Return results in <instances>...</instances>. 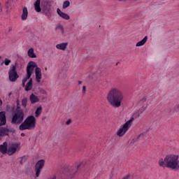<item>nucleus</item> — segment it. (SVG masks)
Masks as SVG:
<instances>
[{
    "label": "nucleus",
    "instance_id": "f257e3e1",
    "mask_svg": "<svg viewBox=\"0 0 179 179\" xmlns=\"http://www.w3.org/2000/svg\"><path fill=\"white\" fill-rule=\"evenodd\" d=\"M106 100L114 108H120L124 100V92L118 87H112L106 95Z\"/></svg>",
    "mask_w": 179,
    "mask_h": 179
},
{
    "label": "nucleus",
    "instance_id": "f03ea898",
    "mask_svg": "<svg viewBox=\"0 0 179 179\" xmlns=\"http://www.w3.org/2000/svg\"><path fill=\"white\" fill-rule=\"evenodd\" d=\"M179 156L178 155L171 154L166 155L164 159L161 158L159 160V166L160 167H166L174 171H179Z\"/></svg>",
    "mask_w": 179,
    "mask_h": 179
},
{
    "label": "nucleus",
    "instance_id": "7ed1b4c3",
    "mask_svg": "<svg viewBox=\"0 0 179 179\" xmlns=\"http://www.w3.org/2000/svg\"><path fill=\"white\" fill-rule=\"evenodd\" d=\"M36 117L34 115L28 116L19 126L20 131H31L36 129Z\"/></svg>",
    "mask_w": 179,
    "mask_h": 179
},
{
    "label": "nucleus",
    "instance_id": "20e7f679",
    "mask_svg": "<svg viewBox=\"0 0 179 179\" xmlns=\"http://www.w3.org/2000/svg\"><path fill=\"white\" fill-rule=\"evenodd\" d=\"M24 120V112L22 110L19 109L15 111V114L13 115L11 123L15 125H19L20 124L23 123Z\"/></svg>",
    "mask_w": 179,
    "mask_h": 179
},
{
    "label": "nucleus",
    "instance_id": "39448f33",
    "mask_svg": "<svg viewBox=\"0 0 179 179\" xmlns=\"http://www.w3.org/2000/svg\"><path fill=\"white\" fill-rule=\"evenodd\" d=\"M134 117H131L129 120L125 122L117 131V135L120 138L124 136L125 134H127L128 129H129L130 127H132V122H134Z\"/></svg>",
    "mask_w": 179,
    "mask_h": 179
},
{
    "label": "nucleus",
    "instance_id": "423d86ee",
    "mask_svg": "<svg viewBox=\"0 0 179 179\" xmlns=\"http://www.w3.org/2000/svg\"><path fill=\"white\" fill-rule=\"evenodd\" d=\"M8 76L10 82H16L19 78L17 71H16V65L12 64L10 66V70L8 71Z\"/></svg>",
    "mask_w": 179,
    "mask_h": 179
},
{
    "label": "nucleus",
    "instance_id": "0eeeda50",
    "mask_svg": "<svg viewBox=\"0 0 179 179\" xmlns=\"http://www.w3.org/2000/svg\"><path fill=\"white\" fill-rule=\"evenodd\" d=\"M41 8L45 15H48L52 13V6L50 1H43L41 2Z\"/></svg>",
    "mask_w": 179,
    "mask_h": 179
},
{
    "label": "nucleus",
    "instance_id": "6e6552de",
    "mask_svg": "<svg viewBox=\"0 0 179 179\" xmlns=\"http://www.w3.org/2000/svg\"><path fill=\"white\" fill-rule=\"evenodd\" d=\"M18 150H20V144L17 143H11L8 146L7 155H8V156H12L15 155L16 152H18Z\"/></svg>",
    "mask_w": 179,
    "mask_h": 179
},
{
    "label": "nucleus",
    "instance_id": "1a4fd4ad",
    "mask_svg": "<svg viewBox=\"0 0 179 179\" xmlns=\"http://www.w3.org/2000/svg\"><path fill=\"white\" fill-rule=\"evenodd\" d=\"M80 167H83V163H80L79 164H73L69 169V176L70 177V178H72V177H73V176H75L76 174V173L78 172V170H79V169H80Z\"/></svg>",
    "mask_w": 179,
    "mask_h": 179
},
{
    "label": "nucleus",
    "instance_id": "9d476101",
    "mask_svg": "<svg viewBox=\"0 0 179 179\" xmlns=\"http://www.w3.org/2000/svg\"><path fill=\"white\" fill-rule=\"evenodd\" d=\"M45 164V160L44 159H40L37 162L35 165L36 177H40V173H41V170H43Z\"/></svg>",
    "mask_w": 179,
    "mask_h": 179
},
{
    "label": "nucleus",
    "instance_id": "9b49d317",
    "mask_svg": "<svg viewBox=\"0 0 179 179\" xmlns=\"http://www.w3.org/2000/svg\"><path fill=\"white\" fill-rule=\"evenodd\" d=\"M137 106L140 108V110L142 111H145L146 108H148V97L144 96L141 99L138 103Z\"/></svg>",
    "mask_w": 179,
    "mask_h": 179
},
{
    "label": "nucleus",
    "instance_id": "f8f14e48",
    "mask_svg": "<svg viewBox=\"0 0 179 179\" xmlns=\"http://www.w3.org/2000/svg\"><path fill=\"white\" fill-rule=\"evenodd\" d=\"M38 68L36 62L31 61L27 64V73H28V76H30L33 74L34 69Z\"/></svg>",
    "mask_w": 179,
    "mask_h": 179
},
{
    "label": "nucleus",
    "instance_id": "ddd939ff",
    "mask_svg": "<svg viewBox=\"0 0 179 179\" xmlns=\"http://www.w3.org/2000/svg\"><path fill=\"white\" fill-rule=\"evenodd\" d=\"M43 78V74L41 73V69L40 67H36L35 69V79L37 83L41 82V78Z\"/></svg>",
    "mask_w": 179,
    "mask_h": 179
},
{
    "label": "nucleus",
    "instance_id": "4468645a",
    "mask_svg": "<svg viewBox=\"0 0 179 179\" xmlns=\"http://www.w3.org/2000/svg\"><path fill=\"white\" fill-rule=\"evenodd\" d=\"M6 124V113L5 111L0 112V127Z\"/></svg>",
    "mask_w": 179,
    "mask_h": 179
},
{
    "label": "nucleus",
    "instance_id": "2eb2a0df",
    "mask_svg": "<svg viewBox=\"0 0 179 179\" xmlns=\"http://www.w3.org/2000/svg\"><path fill=\"white\" fill-rule=\"evenodd\" d=\"M27 16H29V10H27V7H23L22 13L21 15V20L23 21L27 20Z\"/></svg>",
    "mask_w": 179,
    "mask_h": 179
},
{
    "label": "nucleus",
    "instance_id": "dca6fc26",
    "mask_svg": "<svg viewBox=\"0 0 179 179\" xmlns=\"http://www.w3.org/2000/svg\"><path fill=\"white\" fill-rule=\"evenodd\" d=\"M8 143L4 142L3 144L0 145V152L3 155H6V153L8 154Z\"/></svg>",
    "mask_w": 179,
    "mask_h": 179
},
{
    "label": "nucleus",
    "instance_id": "f3484780",
    "mask_svg": "<svg viewBox=\"0 0 179 179\" xmlns=\"http://www.w3.org/2000/svg\"><path fill=\"white\" fill-rule=\"evenodd\" d=\"M57 14L60 16V17H62V19H65V20H69L70 19L69 15L62 12L59 8L57 9Z\"/></svg>",
    "mask_w": 179,
    "mask_h": 179
},
{
    "label": "nucleus",
    "instance_id": "a211bd4d",
    "mask_svg": "<svg viewBox=\"0 0 179 179\" xmlns=\"http://www.w3.org/2000/svg\"><path fill=\"white\" fill-rule=\"evenodd\" d=\"M29 101H31V104H36V103L40 101V99H38V96H36L34 94H31L29 96Z\"/></svg>",
    "mask_w": 179,
    "mask_h": 179
},
{
    "label": "nucleus",
    "instance_id": "6ab92c4d",
    "mask_svg": "<svg viewBox=\"0 0 179 179\" xmlns=\"http://www.w3.org/2000/svg\"><path fill=\"white\" fill-rule=\"evenodd\" d=\"M33 89V78H30L29 82L25 85L24 90L29 92Z\"/></svg>",
    "mask_w": 179,
    "mask_h": 179
},
{
    "label": "nucleus",
    "instance_id": "aec40b11",
    "mask_svg": "<svg viewBox=\"0 0 179 179\" xmlns=\"http://www.w3.org/2000/svg\"><path fill=\"white\" fill-rule=\"evenodd\" d=\"M66 47H68V43H62L56 45V48L57 50H61L62 51H65V50H66Z\"/></svg>",
    "mask_w": 179,
    "mask_h": 179
},
{
    "label": "nucleus",
    "instance_id": "412c9836",
    "mask_svg": "<svg viewBox=\"0 0 179 179\" xmlns=\"http://www.w3.org/2000/svg\"><path fill=\"white\" fill-rule=\"evenodd\" d=\"M41 3V0H36V1L34 3V8L36 12L40 13L41 12V6H40Z\"/></svg>",
    "mask_w": 179,
    "mask_h": 179
},
{
    "label": "nucleus",
    "instance_id": "4be33fe9",
    "mask_svg": "<svg viewBox=\"0 0 179 179\" xmlns=\"http://www.w3.org/2000/svg\"><path fill=\"white\" fill-rule=\"evenodd\" d=\"M27 55L29 58H37V55L34 53V49L33 48L28 50Z\"/></svg>",
    "mask_w": 179,
    "mask_h": 179
},
{
    "label": "nucleus",
    "instance_id": "5701e85b",
    "mask_svg": "<svg viewBox=\"0 0 179 179\" xmlns=\"http://www.w3.org/2000/svg\"><path fill=\"white\" fill-rule=\"evenodd\" d=\"M56 31L61 33L62 35L65 34V29H64V26L62 24H59L56 27Z\"/></svg>",
    "mask_w": 179,
    "mask_h": 179
},
{
    "label": "nucleus",
    "instance_id": "b1692460",
    "mask_svg": "<svg viewBox=\"0 0 179 179\" xmlns=\"http://www.w3.org/2000/svg\"><path fill=\"white\" fill-rule=\"evenodd\" d=\"M146 41H148V36H145L143 40L138 42L136 47H142V45H145V44H146Z\"/></svg>",
    "mask_w": 179,
    "mask_h": 179
},
{
    "label": "nucleus",
    "instance_id": "393cba45",
    "mask_svg": "<svg viewBox=\"0 0 179 179\" xmlns=\"http://www.w3.org/2000/svg\"><path fill=\"white\" fill-rule=\"evenodd\" d=\"M41 113H43V107L39 106L36 108L35 111V117L36 118H38L41 115Z\"/></svg>",
    "mask_w": 179,
    "mask_h": 179
},
{
    "label": "nucleus",
    "instance_id": "a878e982",
    "mask_svg": "<svg viewBox=\"0 0 179 179\" xmlns=\"http://www.w3.org/2000/svg\"><path fill=\"white\" fill-rule=\"evenodd\" d=\"M142 109L139 108L138 110L136 111L134 113V118H139V117L141 116V114H142V113H143V111H142Z\"/></svg>",
    "mask_w": 179,
    "mask_h": 179
},
{
    "label": "nucleus",
    "instance_id": "bb28decb",
    "mask_svg": "<svg viewBox=\"0 0 179 179\" xmlns=\"http://www.w3.org/2000/svg\"><path fill=\"white\" fill-rule=\"evenodd\" d=\"M29 101V99L27 98H23L22 99V106L23 108H26L27 107V102Z\"/></svg>",
    "mask_w": 179,
    "mask_h": 179
},
{
    "label": "nucleus",
    "instance_id": "cd10ccee",
    "mask_svg": "<svg viewBox=\"0 0 179 179\" xmlns=\"http://www.w3.org/2000/svg\"><path fill=\"white\" fill-rule=\"evenodd\" d=\"M30 78H31V75L29 76V73H27L26 77L24 78V79L22 80V86H25L26 82H27V80L30 79Z\"/></svg>",
    "mask_w": 179,
    "mask_h": 179
},
{
    "label": "nucleus",
    "instance_id": "c85d7f7f",
    "mask_svg": "<svg viewBox=\"0 0 179 179\" xmlns=\"http://www.w3.org/2000/svg\"><path fill=\"white\" fill-rule=\"evenodd\" d=\"M145 136H146V134L142 133L140 135H138L136 138L133 139V142H136L138 139H142V138H145Z\"/></svg>",
    "mask_w": 179,
    "mask_h": 179
},
{
    "label": "nucleus",
    "instance_id": "c756f323",
    "mask_svg": "<svg viewBox=\"0 0 179 179\" xmlns=\"http://www.w3.org/2000/svg\"><path fill=\"white\" fill-rule=\"evenodd\" d=\"M69 5H71V3L69 2V1H65L63 3V9H66V8L69 6Z\"/></svg>",
    "mask_w": 179,
    "mask_h": 179
},
{
    "label": "nucleus",
    "instance_id": "7c9ffc66",
    "mask_svg": "<svg viewBox=\"0 0 179 179\" xmlns=\"http://www.w3.org/2000/svg\"><path fill=\"white\" fill-rule=\"evenodd\" d=\"M10 62H12V61H10V59H5L4 62H3V63H1V65H3V64H4L6 65V66H8V65H9V64H10Z\"/></svg>",
    "mask_w": 179,
    "mask_h": 179
},
{
    "label": "nucleus",
    "instance_id": "2f4dec72",
    "mask_svg": "<svg viewBox=\"0 0 179 179\" xmlns=\"http://www.w3.org/2000/svg\"><path fill=\"white\" fill-rule=\"evenodd\" d=\"M13 0H8V1L6 3V6L7 9H9L10 7V5H12Z\"/></svg>",
    "mask_w": 179,
    "mask_h": 179
},
{
    "label": "nucleus",
    "instance_id": "473e14b6",
    "mask_svg": "<svg viewBox=\"0 0 179 179\" xmlns=\"http://www.w3.org/2000/svg\"><path fill=\"white\" fill-rule=\"evenodd\" d=\"M48 179H57V176L53 175V176H50V177L49 178H48Z\"/></svg>",
    "mask_w": 179,
    "mask_h": 179
},
{
    "label": "nucleus",
    "instance_id": "72a5a7b5",
    "mask_svg": "<svg viewBox=\"0 0 179 179\" xmlns=\"http://www.w3.org/2000/svg\"><path fill=\"white\" fill-rule=\"evenodd\" d=\"M24 160V157H22L21 158L20 162V164H23Z\"/></svg>",
    "mask_w": 179,
    "mask_h": 179
},
{
    "label": "nucleus",
    "instance_id": "f704fd0d",
    "mask_svg": "<svg viewBox=\"0 0 179 179\" xmlns=\"http://www.w3.org/2000/svg\"><path fill=\"white\" fill-rule=\"evenodd\" d=\"M83 93H86V86L83 87Z\"/></svg>",
    "mask_w": 179,
    "mask_h": 179
},
{
    "label": "nucleus",
    "instance_id": "c9c22d12",
    "mask_svg": "<svg viewBox=\"0 0 179 179\" xmlns=\"http://www.w3.org/2000/svg\"><path fill=\"white\" fill-rule=\"evenodd\" d=\"M71 122H72V120H69L68 121L66 122V124L69 125L71 124Z\"/></svg>",
    "mask_w": 179,
    "mask_h": 179
},
{
    "label": "nucleus",
    "instance_id": "e433bc0d",
    "mask_svg": "<svg viewBox=\"0 0 179 179\" xmlns=\"http://www.w3.org/2000/svg\"><path fill=\"white\" fill-rule=\"evenodd\" d=\"M6 129H3L1 130H0V134H5Z\"/></svg>",
    "mask_w": 179,
    "mask_h": 179
},
{
    "label": "nucleus",
    "instance_id": "4c0bfd02",
    "mask_svg": "<svg viewBox=\"0 0 179 179\" xmlns=\"http://www.w3.org/2000/svg\"><path fill=\"white\" fill-rule=\"evenodd\" d=\"M176 111H179V104L178 105L176 109Z\"/></svg>",
    "mask_w": 179,
    "mask_h": 179
},
{
    "label": "nucleus",
    "instance_id": "58836bf2",
    "mask_svg": "<svg viewBox=\"0 0 179 179\" xmlns=\"http://www.w3.org/2000/svg\"><path fill=\"white\" fill-rule=\"evenodd\" d=\"M8 31H12V27H8Z\"/></svg>",
    "mask_w": 179,
    "mask_h": 179
},
{
    "label": "nucleus",
    "instance_id": "ea45409f",
    "mask_svg": "<svg viewBox=\"0 0 179 179\" xmlns=\"http://www.w3.org/2000/svg\"><path fill=\"white\" fill-rule=\"evenodd\" d=\"M0 106H2V99L0 98Z\"/></svg>",
    "mask_w": 179,
    "mask_h": 179
},
{
    "label": "nucleus",
    "instance_id": "a19ab883",
    "mask_svg": "<svg viewBox=\"0 0 179 179\" xmlns=\"http://www.w3.org/2000/svg\"><path fill=\"white\" fill-rule=\"evenodd\" d=\"M21 136H25L24 133H22V134H21Z\"/></svg>",
    "mask_w": 179,
    "mask_h": 179
},
{
    "label": "nucleus",
    "instance_id": "79ce46f5",
    "mask_svg": "<svg viewBox=\"0 0 179 179\" xmlns=\"http://www.w3.org/2000/svg\"><path fill=\"white\" fill-rule=\"evenodd\" d=\"M78 85H82V81H78Z\"/></svg>",
    "mask_w": 179,
    "mask_h": 179
},
{
    "label": "nucleus",
    "instance_id": "37998d69",
    "mask_svg": "<svg viewBox=\"0 0 179 179\" xmlns=\"http://www.w3.org/2000/svg\"><path fill=\"white\" fill-rule=\"evenodd\" d=\"M43 94H45V91H43V92H42Z\"/></svg>",
    "mask_w": 179,
    "mask_h": 179
},
{
    "label": "nucleus",
    "instance_id": "c03bdc74",
    "mask_svg": "<svg viewBox=\"0 0 179 179\" xmlns=\"http://www.w3.org/2000/svg\"><path fill=\"white\" fill-rule=\"evenodd\" d=\"M12 95V92H10L9 94H8V96H11Z\"/></svg>",
    "mask_w": 179,
    "mask_h": 179
},
{
    "label": "nucleus",
    "instance_id": "a18cd8bd",
    "mask_svg": "<svg viewBox=\"0 0 179 179\" xmlns=\"http://www.w3.org/2000/svg\"><path fill=\"white\" fill-rule=\"evenodd\" d=\"M118 1H125V0H118Z\"/></svg>",
    "mask_w": 179,
    "mask_h": 179
},
{
    "label": "nucleus",
    "instance_id": "49530a36",
    "mask_svg": "<svg viewBox=\"0 0 179 179\" xmlns=\"http://www.w3.org/2000/svg\"><path fill=\"white\" fill-rule=\"evenodd\" d=\"M45 71H47V68H45Z\"/></svg>",
    "mask_w": 179,
    "mask_h": 179
},
{
    "label": "nucleus",
    "instance_id": "de8ad7c7",
    "mask_svg": "<svg viewBox=\"0 0 179 179\" xmlns=\"http://www.w3.org/2000/svg\"><path fill=\"white\" fill-rule=\"evenodd\" d=\"M1 10L2 11V8H1Z\"/></svg>",
    "mask_w": 179,
    "mask_h": 179
}]
</instances>
